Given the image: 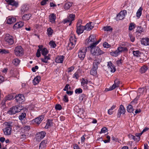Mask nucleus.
Here are the masks:
<instances>
[{"label":"nucleus","mask_w":149,"mask_h":149,"mask_svg":"<svg viewBox=\"0 0 149 149\" xmlns=\"http://www.w3.org/2000/svg\"><path fill=\"white\" fill-rule=\"evenodd\" d=\"M70 43L68 44L69 49H72L75 46L77 41V38L74 35H72L69 39Z\"/></svg>","instance_id":"f257e3e1"},{"label":"nucleus","mask_w":149,"mask_h":149,"mask_svg":"<svg viewBox=\"0 0 149 149\" xmlns=\"http://www.w3.org/2000/svg\"><path fill=\"white\" fill-rule=\"evenodd\" d=\"M87 51V49L86 47L81 48L79 50L78 56L81 60H82L84 59Z\"/></svg>","instance_id":"f03ea898"},{"label":"nucleus","mask_w":149,"mask_h":149,"mask_svg":"<svg viewBox=\"0 0 149 149\" xmlns=\"http://www.w3.org/2000/svg\"><path fill=\"white\" fill-rule=\"evenodd\" d=\"M14 52L17 56H21L24 54V50L20 46H17L15 49Z\"/></svg>","instance_id":"7ed1b4c3"},{"label":"nucleus","mask_w":149,"mask_h":149,"mask_svg":"<svg viewBox=\"0 0 149 149\" xmlns=\"http://www.w3.org/2000/svg\"><path fill=\"white\" fill-rule=\"evenodd\" d=\"M91 52L92 55L94 56L101 55L104 53L98 47L95 48L94 49H92V50H91Z\"/></svg>","instance_id":"20e7f679"},{"label":"nucleus","mask_w":149,"mask_h":149,"mask_svg":"<svg viewBox=\"0 0 149 149\" xmlns=\"http://www.w3.org/2000/svg\"><path fill=\"white\" fill-rule=\"evenodd\" d=\"M4 40L8 45H12L14 43L13 37L9 34L5 35Z\"/></svg>","instance_id":"39448f33"},{"label":"nucleus","mask_w":149,"mask_h":149,"mask_svg":"<svg viewBox=\"0 0 149 149\" xmlns=\"http://www.w3.org/2000/svg\"><path fill=\"white\" fill-rule=\"evenodd\" d=\"M75 16L74 14H71L70 15L69 17H68L67 19H65L63 20V22L64 24L66 23L67 22L70 23L69 25H70L72 21L74 20V18Z\"/></svg>","instance_id":"423d86ee"},{"label":"nucleus","mask_w":149,"mask_h":149,"mask_svg":"<svg viewBox=\"0 0 149 149\" xmlns=\"http://www.w3.org/2000/svg\"><path fill=\"white\" fill-rule=\"evenodd\" d=\"M95 59L93 63V67H94L95 68L97 69L98 65L102 61V59L100 57H95Z\"/></svg>","instance_id":"0eeeda50"},{"label":"nucleus","mask_w":149,"mask_h":149,"mask_svg":"<svg viewBox=\"0 0 149 149\" xmlns=\"http://www.w3.org/2000/svg\"><path fill=\"white\" fill-rule=\"evenodd\" d=\"M127 14L126 10H124L121 11L117 15V20H120L124 19L125 17V15Z\"/></svg>","instance_id":"6e6552de"},{"label":"nucleus","mask_w":149,"mask_h":149,"mask_svg":"<svg viewBox=\"0 0 149 149\" xmlns=\"http://www.w3.org/2000/svg\"><path fill=\"white\" fill-rule=\"evenodd\" d=\"M26 113H22L19 116V119L21 120L22 124H25L26 122Z\"/></svg>","instance_id":"1a4fd4ad"},{"label":"nucleus","mask_w":149,"mask_h":149,"mask_svg":"<svg viewBox=\"0 0 149 149\" xmlns=\"http://www.w3.org/2000/svg\"><path fill=\"white\" fill-rule=\"evenodd\" d=\"M120 84V81L117 79H115L114 81V84L112 86L108 88V91L112 90L116 87H118L119 86V84Z\"/></svg>","instance_id":"9d476101"},{"label":"nucleus","mask_w":149,"mask_h":149,"mask_svg":"<svg viewBox=\"0 0 149 149\" xmlns=\"http://www.w3.org/2000/svg\"><path fill=\"white\" fill-rule=\"evenodd\" d=\"M125 112V110L123 105H121L118 110L117 113V117L119 118L120 117L121 114H124Z\"/></svg>","instance_id":"9b49d317"},{"label":"nucleus","mask_w":149,"mask_h":149,"mask_svg":"<svg viewBox=\"0 0 149 149\" xmlns=\"http://www.w3.org/2000/svg\"><path fill=\"white\" fill-rule=\"evenodd\" d=\"M17 109V107L13 106L10 108L7 113L10 115L15 114L18 112Z\"/></svg>","instance_id":"f8f14e48"},{"label":"nucleus","mask_w":149,"mask_h":149,"mask_svg":"<svg viewBox=\"0 0 149 149\" xmlns=\"http://www.w3.org/2000/svg\"><path fill=\"white\" fill-rule=\"evenodd\" d=\"M107 66L109 70L111 72H114L116 71V69L114 65L112 64L111 61L108 62Z\"/></svg>","instance_id":"ddd939ff"},{"label":"nucleus","mask_w":149,"mask_h":149,"mask_svg":"<svg viewBox=\"0 0 149 149\" xmlns=\"http://www.w3.org/2000/svg\"><path fill=\"white\" fill-rule=\"evenodd\" d=\"M15 100L16 101L20 103L24 101V97L23 95L19 94L15 96Z\"/></svg>","instance_id":"4468645a"},{"label":"nucleus","mask_w":149,"mask_h":149,"mask_svg":"<svg viewBox=\"0 0 149 149\" xmlns=\"http://www.w3.org/2000/svg\"><path fill=\"white\" fill-rule=\"evenodd\" d=\"M94 23L93 22H90L86 24L84 26L85 30L87 31H90L94 27Z\"/></svg>","instance_id":"2eb2a0df"},{"label":"nucleus","mask_w":149,"mask_h":149,"mask_svg":"<svg viewBox=\"0 0 149 149\" xmlns=\"http://www.w3.org/2000/svg\"><path fill=\"white\" fill-rule=\"evenodd\" d=\"M76 32L78 35H79L83 33L84 30H85L84 26H76Z\"/></svg>","instance_id":"dca6fc26"},{"label":"nucleus","mask_w":149,"mask_h":149,"mask_svg":"<svg viewBox=\"0 0 149 149\" xmlns=\"http://www.w3.org/2000/svg\"><path fill=\"white\" fill-rule=\"evenodd\" d=\"M8 3L9 5L12 6L17 7L18 6V3L17 2L15 1L14 0H5Z\"/></svg>","instance_id":"f3484780"},{"label":"nucleus","mask_w":149,"mask_h":149,"mask_svg":"<svg viewBox=\"0 0 149 149\" xmlns=\"http://www.w3.org/2000/svg\"><path fill=\"white\" fill-rule=\"evenodd\" d=\"M11 130L12 128H9V127H6L5 128L3 129L4 134L8 136L11 134Z\"/></svg>","instance_id":"a211bd4d"},{"label":"nucleus","mask_w":149,"mask_h":149,"mask_svg":"<svg viewBox=\"0 0 149 149\" xmlns=\"http://www.w3.org/2000/svg\"><path fill=\"white\" fill-rule=\"evenodd\" d=\"M49 18L50 22L52 23H55L56 18L55 14L54 13H52L50 14L49 16Z\"/></svg>","instance_id":"6ab92c4d"},{"label":"nucleus","mask_w":149,"mask_h":149,"mask_svg":"<svg viewBox=\"0 0 149 149\" xmlns=\"http://www.w3.org/2000/svg\"><path fill=\"white\" fill-rule=\"evenodd\" d=\"M64 57L63 55L58 56L55 59V62L57 63H62Z\"/></svg>","instance_id":"aec40b11"},{"label":"nucleus","mask_w":149,"mask_h":149,"mask_svg":"<svg viewBox=\"0 0 149 149\" xmlns=\"http://www.w3.org/2000/svg\"><path fill=\"white\" fill-rule=\"evenodd\" d=\"M88 81L87 79L82 78V81L81 82V86L84 88V89H88L87 84H88Z\"/></svg>","instance_id":"412c9836"},{"label":"nucleus","mask_w":149,"mask_h":149,"mask_svg":"<svg viewBox=\"0 0 149 149\" xmlns=\"http://www.w3.org/2000/svg\"><path fill=\"white\" fill-rule=\"evenodd\" d=\"M44 116L43 115L40 116L34 119V122L36 123L39 124L44 119Z\"/></svg>","instance_id":"4be33fe9"},{"label":"nucleus","mask_w":149,"mask_h":149,"mask_svg":"<svg viewBox=\"0 0 149 149\" xmlns=\"http://www.w3.org/2000/svg\"><path fill=\"white\" fill-rule=\"evenodd\" d=\"M47 141L44 140L42 141L40 144L39 149H45L47 144Z\"/></svg>","instance_id":"5701e85b"},{"label":"nucleus","mask_w":149,"mask_h":149,"mask_svg":"<svg viewBox=\"0 0 149 149\" xmlns=\"http://www.w3.org/2000/svg\"><path fill=\"white\" fill-rule=\"evenodd\" d=\"M132 53L134 56L136 57H139L142 55H144V54L143 53H142L139 50H133L132 51Z\"/></svg>","instance_id":"b1692460"},{"label":"nucleus","mask_w":149,"mask_h":149,"mask_svg":"<svg viewBox=\"0 0 149 149\" xmlns=\"http://www.w3.org/2000/svg\"><path fill=\"white\" fill-rule=\"evenodd\" d=\"M24 25V23L22 22H19L15 24L13 26V28L16 29L22 27Z\"/></svg>","instance_id":"393cba45"},{"label":"nucleus","mask_w":149,"mask_h":149,"mask_svg":"<svg viewBox=\"0 0 149 149\" xmlns=\"http://www.w3.org/2000/svg\"><path fill=\"white\" fill-rule=\"evenodd\" d=\"M141 44L147 46L149 45V38H143L141 41Z\"/></svg>","instance_id":"a878e982"},{"label":"nucleus","mask_w":149,"mask_h":149,"mask_svg":"<svg viewBox=\"0 0 149 149\" xmlns=\"http://www.w3.org/2000/svg\"><path fill=\"white\" fill-rule=\"evenodd\" d=\"M32 16V15L31 14H25L22 16V19L24 21L28 20L31 18Z\"/></svg>","instance_id":"bb28decb"},{"label":"nucleus","mask_w":149,"mask_h":149,"mask_svg":"<svg viewBox=\"0 0 149 149\" xmlns=\"http://www.w3.org/2000/svg\"><path fill=\"white\" fill-rule=\"evenodd\" d=\"M44 58H41V60L44 63H47L48 62V60L50 59V55L48 54V55L44 56Z\"/></svg>","instance_id":"cd10ccee"},{"label":"nucleus","mask_w":149,"mask_h":149,"mask_svg":"<svg viewBox=\"0 0 149 149\" xmlns=\"http://www.w3.org/2000/svg\"><path fill=\"white\" fill-rule=\"evenodd\" d=\"M143 32V29L141 26H138L135 32L136 36H139L141 34V33Z\"/></svg>","instance_id":"c85d7f7f"},{"label":"nucleus","mask_w":149,"mask_h":149,"mask_svg":"<svg viewBox=\"0 0 149 149\" xmlns=\"http://www.w3.org/2000/svg\"><path fill=\"white\" fill-rule=\"evenodd\" d=\"M96 40L95 36L94 35H91L89 37V39L87 41V42L88 43H89L90 42H95Z\"/></svg>","instance_id":"c756f323"},{"label":"nucleus","mask_w":149,"mask_h":149,"mask_svg":"<svg viewBox=\"0 0 149 149\" xmlns=\"http://www.w3.org/2000/svg\"><path fill=\"white\" fill-rule=\"evenodd\" d=\"M46 133L45 132L42 131L39 132L37 134V137L38 138H40L42 139L45 136Z\"/></svg>","instance_id":"7c9ffc66"},{"label":"nucleus","mask_w":149,"mask_h":149,"mask_svg":"<svg viewBox=\"0 0 149 149\" xmlns=\"http://www.w3.org/2000/svg\"><path fill=\"white\" fill-rule=\"evenodd\" d=\"M16 21V19L15 17L9 18L7 21V23L8 24H11L15 22Z\"/></svg>","instance_id":"2f4dec72"},{"label":"nucleus","mask_w":149,"mask_h":149,"mask_svg":"<svg viewBox=\"0 0 149 149\" xmlns=\"http://www.w3.org/2000/svg\"><path fill=\"white\" fill-rule=\"evenodd\" d=\"M29 10V7L26 5H23L22 6L21 12L22 14L26 12Z\"/></svg>","instance_id":"473e14b6"},{"label":"nucleus","mask_w":149,"mask_h":149,"mask_svg":"<svg viewBox=\"0 0 149 149\" xmlns=\"http://www.w3.org/2000/svg\"><path fill=\"white\" fill-rule=\"evenodd\" d=\"M117 49L120 53L122 52H127L128 51V49L127 47H123L121 46H120L118 47Z\"/></svg>","instance_id":"72a5a7b5"},{"label":"nucleus","mask_w":149,"mask_h":149,"mask_svg":"<svg viewBox=\"0 0 149 149\" xmlns=\"http://www.w3.org/2000/svg\"><path fill=\"white\" fill-rule=\"evenodd\" d=\"M52 120H48L47 121L46 123V125L45 127V128L46 129H48L51 127L52 125Z\"/></svg>","instance_id":"f704fd0d"},{"label":"nucleus","mask_w":149,"mask_h":149,"mask_svg":"<svg viewBox=\"0 0 149 149\" xmlns=\"http://www.w3.org/2000/svg\"><path fill=\"white\" fill-rule=\"evenodd\" d=\"M40 78L39 77L37 76L35 77L33 81V82L34 85H36L39 83Z\"/></svg>","instance_id":"c9c22d12"},{"label":"nucleus","mask_w":149,"mask_h":149,"mask_svg":"<svg viewBox=\"0 0 149 149\" xmlns=\"http://www.w3.org/2000/svg\"><path fill=\"white\" fill-rule=\"evenodd\" d=\"M120 53L118 50V49H117L114 51H112L110 52V54L111 55L114 56H117L119 55Z\"/></svg>","instance_id":"e433bc0d"},{"label":"nucleus","mask_w":149,"mask_h":149,"mask_svg":"<svg viewBox=\"0 0 149 149\" xmlns=\"http://www.w3.org/2000/svg\"><path fill=\"white\" fill-rule=\"evenodd\" d=\"M72 3L70 2H68L65 3L64 6V9L65 10L69 9L72 5Z\"/></svg>","instance_id":"4c0bfd02"},{"label":"nucleus","mask_w":149,"mask_h":149,"mask_svg":"<svg viewBox=\"0 0 149 149\" xmlns=\"http://www.w3.org/2000/svg\"><path fill=\"white\" fill-rule=\"evenodd\" d=\"M127 111L129 113H133L134 110L133 107L132 105L130 104L127 107Z\"/></svg>","instance_id":"58836bf2"},{"label":"nucleus","mask_w":149,"mask_h":149,"mask_svg":"<svg viewBox=\"0 0 149 149\" xmlns=\"http://www.w3.org/2000/svg\"><path fill=\"white\" fill-rule=\"evenodd\" d=\"M97 69H95L93 67L91 70L90 74L91 75H95L97 73Z\"/></svg>","instance_id":"ea45409f"},{"label":"nucleus","mask_w":149,"mask_h":149,"mask_svg":"<svg viewBox=\"0 0 149 149\" xmlns=\"http://www.w3.org/2000/svg\"><path fill=\"white\" fill-rule=\"evenodd\" d=\"M41 51L42 54L43 56L47 55L49 52L45 48H43L41 50Z\"/></svg>","instance_id":"a19ab883"},{"label":"nucleus","mask_w":149,"mask_h":149,"mask_svg":"<svg viewBox=\"0 0 149 149\" xmlns=\"http://www.w3.org/2000/svg\"><path fill=\"white\" fill-rule=\"evenodd\" d=\"M103 29L105 31H111L113 30L112 28L110 26H104Z\"/></svg>","instance_id":"79ce46f5"},{"label":"nucleus","mask_w":149,"mask_h":149,"mask_svg":"<svg viewBox=\"0 0 149 149\" xmlns=\"http://www.w3.org/2000/svg\"><path fill=\"white\" fill-rule=\"evenodd\" d=\"M142 9V8L141 7H140L136 13V15L138 18H139L141 15Z\"/></svg>","instance_id":"37998d69"},{"label":"nucleus","mask_w":149,"mask_h":149,"mask_svg":"<svg viewBox=\"0 0 149 149\" xmlns=\"http://www.w3.org/2000/svg\"><path fill=\"white\" fill-rule=\"evenodd\" d=\"M148 69V68L147 66L143 65L141 68V73H144L147 71Z\"/></svg>","instance_id":"c03bdc74"},{"label":"nucleus","mask_w":149,"mask_h":149,"mask_svg":"<svg viewBox=\"0 0 149 149\" xmlns=\"http://www.w3.org/2000/svg\"><path fill=\"white\" fill-rule=\"evenodd\" d=\"M47 34L49 36H51L53 33V30L51 27L48 28L47 30Z\"/></svg>","instance_id":"a18cd8bd"},{"label":"nucleus","mask_w":149,"mask_h":149,"mask_svg":"<svg viewBox=\"0 0 149 149\" xmlns=\"http://www.w3.org/2000/svg\"><path fill=\"white\" fill-rule=\"evenodd\" d=\"M20 60L18 58H15L14 59L13 61V63L15 65H18L19 63Z\"/></svg>","instance_id":"49530a36"},{"label":"nucleus","mask_w":149,"mask_h":149,"mask_svg":"<svg viewBox=\"0 0 149 149\" xmlns=\"http://www.w3.org/2000/svg\"><path fill=\"white\" fill-rule=\"evenodd\" d=\"M135 26L136 25L134 23H130L129 26V29L130 31L132 30L135 28Z\"/></svg>","instance_id":"de8ad7c7"},{"label":"nucleus","mask_w":149,"mask_h":149,"mask_svg":"<svg viewBox=\"0 0 149 149\" xmlns=\"http://www.w3.org/2000/svg\"><path fill=\"white\" fill-rule=\"evenodd\" d=\"M14 97L13 95L10 94L8 95L5 97V99L6 100H10L13 99Z\"/></svg>","instance_id":"09e8293b"},{"label":"nucleus","mask_w":149,"mask_h":149,"mask_svg":"<svg viewBox=\"0 0 149 149\" xmlns=\"http://www.w3.org/2000/svg\"><path fill=\"white\" fill-rule=\"evenodd\" d=\"M49 44L53 48H55L56 46L55 42L53 41H50L49 43Z\"/></svg>","instance_id":"8fccbe9b"},{"label":"nucleus","mask_w":149,"mask_h":149,"mask_svg":"<svg viewBox=\"0 0 149 149\" xmlns=\"http://www.w3.org/2000/svg\"><path fill=\"white\" fill-rule=\"evenodd\" d=\"M17 107L18 112H20L22 110H24V107L22 106L21 105H19ZM24 110H26V108H24Z\"/></svg>","instance_id":"3c124183"},{"label":"nucleus","mask_w":149,"mask_h":149,"mask_svg":"<svg viewBox=\"0 0 149 149\" xmlns=\"http://www.w3.org/2000/svg\"><path fill=\"white\" fill-rule=\"evenodd\" d=\"M90 46L89 47L91 49V50H92V49H95V48H96V46L97 45L95 42H93L92 44H91Z\"/></svg>","instance_id":"603ef678"},{"label":"nucleus","mask_w":149,"mask_h":149,"mask_svg":"<svg viewBox=\"0 0 149 149\" xmlns=\"http://www.w3.org/2000/svg\"><path fill=\"white\" fill-rule=\"evenodd\" d=\"M86 95L84 94H81L79 97V100L81 101H82L83 100H85Z\"/></svg>","instance_id":"864d4df0"},{"label":"nucleus","mask_w":149,"mask_h":149,"mask_svg":"<svg viewBox=\"0 0 149 149\" xmlns=\"http://www.w3.org/2000/svg\"><path fill=\"white\" fill-rule=\"evenodd\" d=\"M22 129H23L24 132H25L29 131L30 129V127L29 126L26 125L23 127Z\"/></svg>","instance_id":"5fc2aeb1"},{"label":"nucleus","mask_w":149,"mask_h":149,"mask_svg":"<svg viewBox=\"0 0 149 149\" xmlns=\"http://www.w3.org/2000/svg\"><path fill=\"white\" fill-rule=\"evenodd\" d=\"M82 90L81 88H79L76 89L75 92L76 94H80L82 93Z\"/></svg>","instance_id":"6e6d98bb"},{"label":"nucleus","mask_w":149,"mask_h":149,"mask_svg":"<svg viewBox=\"0 0 149 149\" xmlns=\"http://www.w3.org/2000/svg\"><path fill=\"white\" fill-rule=\"evenodd\" d=\"M129 36L130 38L131 41L132 42H134L135 40V38L133 36L132 34L130 33H129Z\"/></svg>","instance_id":"4d7b16f0"},{"label":"nucleus","mask_w":149,"mask_h":149,"mask_svg":"<svg viewBox=\"0 0 149 149\" xmlns=\"http://www.w3.org/2000/svg\"><path fill=\"white\" fill-rule=\"evenodd\" d=\"M79 77V74L78 72H76L73 75V77L74 78H75L76 79H78Z\"/></svg>","instance_id":"13d9d810"},{"label":"nucleus","mask_w":149,"mask_h":149,"mask_svg":"<svg viewBox=\"0 0 149 149\" xmlns=\"http://www.w3.org/2000/svg\"><path fill=\"white\" fill-rule=\"evenodd\" d=\"M5 125L6 126V127L12 128L11 123L10 122H5L4 123Z\"/></svg>","instance_id":"bf43d9fd"},{"label":"nucleus","mask_w":149,"mask_h":149,"mask_svg":"<svg viewBox=\"0 0 149 149\" xmlns=\"http://www.w3.org/2000/svg\"><path fill=\"white\" fill-rule=\"evenodd\" d=\"M107 129L106 127H103L101 129L100 134L105 133L107 132Z\"/></svg>","instance_id":"052dcab7"},{"label":"nucleus","mask_w":149,"mask_h":149,"mask_svg":"<svg viewBox=\"0 0 149 149\" xmlns=\"http://www.w3.org/2000/svg\"><path fill=\"white\" fill-rule=\"evenodd\" d=\"M55 108L56 110H60L61 109L62 107L61 105L59 104H57L55 106Z\"/></svg>","instance_id":"680f3d73"},{"label":"nucleus","mask_w":149,"mask_h":149,"mask_svg":"<svg viewBox=\"0 0 149 149\" xmlns=\"http://www.w3.org/2000/svg\"><path fill=\"white\" fill-rule=\"evenodd\" d=\"M110 45H109L107 42H104L103 44V46L104 48H108L110 47Z\"/></svg>","instance_id":"e2e57ef3"},{"label":"nucleus","mask_w":149,"mask_h":149,"mask_svg":"<svg viewBox=\"0 0 149 149\" xmlns=\"http://www.w3.org/2000/svg\"><path fill=\"white\" fill-rule=\"evenodd\" d=\"M48 1L49 0H43L41 1L40 4L42 6H44L46 4Z\"/></svg>","instance_id":"0e129e2a"},{"label":"nucleus","mask_w":149,"mask_h":149,"mask_svg":"<svg viewBox=\"0 0 149 149\" xmlns=\"http://www.w3.org/2000/svg\"><path fill=\"white\" fill-rule=\"evenodd\" d=\"M74 66H71L70 68H68V72L70 73L73 71V70L74 69Z\"/></svg>","instance_id":"69168bd1"},{"label":"nucleus","mask_w":149,"mask_h":149,"mask_svg":"<svg viewBox=\"0 0 149 149\" xmlns=\"http://www.w3.org/2000/svg\"><path fill=\"white\" fill-rule=\"evenodd\" d=\"M63 100L65 102H68V98L66 95L64 96V98Z\"/></svg>","instance_id":"338daca9"},{"label":"nucleus","mask_w":149,"mask_h":149,"mask_svg":"<svg viewBox=\"0 0 149 149\" xmlns=\"http://www.w3.org/2000/svg\"><path fill=\"white\" fill-rule=\"evenodd\" d=\"M40 49H38L36 53V56L37 57H39L40 56Z\"/></svg>","instance_id":"774afa93"}]
</instances>
